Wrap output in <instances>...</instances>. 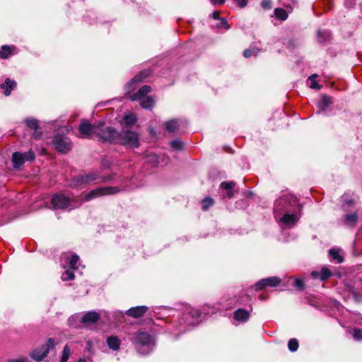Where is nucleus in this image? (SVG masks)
I'll list each match as a JSON object with an SVG mask.
<instances>
[{
  "instance_id": "nucleus-37",
  "label": "nucleus",
  "mask_w": 362,
  "mask_h": 362,
  "mask_svg": "<svg viewBox=\"0 0 362 362\" xmlns=\"http://www.w3.org/2000/svg\"><path fill=\"white\" fill-rule=\"evenodd\" d=\"M170 147L175 151H181L183 148V143L180 139H175L170 143Z\"/></svg>"
},
{
  "instance_id": "nucleus-28",
  "label": "nucleus",
  "mask_w": 362,
  "mask_h": 362,
  "mask_svg": "<svg viewBox=\"0 0 362 362\" xmlns=\"http://www.w3.org/2000/svg\"><path fill=\"white\" fill-rule=\"evenodd\" d=\"M103 194H102V191H101V189L100 187H98L95 189H93L91 190L90 192H89L85 197V200L86 201H89L92 199H94V198H96V197H102Z\"/></svg>"
},
{
  "instance_id": "nucleus-42",
  "label": "nucleus",
  "mask_w": 362,
  "mask_h": 362,
  "mask_svg": "<svg viewBox=\"0 0 362 362\" xmlns=\"http://www.w3.org/2000/svg\"><path fill=\"white\" fill-rule=\"evenodd\" d=\"M316 74H313L311 76L309 77V79L311 81V84L310 87L313 89H320L321 86H320L317 82L315 80V78L316 77Z\"/></svg>"
},
{
  "instance_id": "nucleus-16",
  "label": "nucleus",
  "mask_w": 362,
  "mask_h": 362,
  "mask_svg": "<svg viewBox=\"0 0 362 362\" xmlns=\"http://www.w3.org/2000/svg\"><path fill=\"white\" fill-rule=\"evenodd\" d=\"M16 85L17 83L15 81L7 78L5 82L1 85V88L4 89V95L8 96L11 95L12 90L16 87Z\"/></svg>"
},
{
  "instance_id": "nucleus-26",
  "label": "nucleus",
  "mask_w": 362,
  "mask_h": 362,
  "mask_svg": "<svg viewBox=\"0 0 362 362\" xmlns=\"http://www.w3.org/2000/svg\"><path fill=\"white\" fill-rule=\"evenodd\" d=\"M329 255L333 260H336L337 263L344 262V257L339 255V250L336 248H332L329 250Z\"/></svg>"
},
{
  "instance_id": "nucleus-40",
  "label": "nucleus",
  "mask_w": 362,
  "mask_h": 362,
  "mask_svg": "<svg viewBox=\"0 0 362 362\" xmlns=\"http://www.w3.org/2000/svg\"><path fill=\"white\" fill-rule=\"evenodd\" d=\"M187 315H189L193 319L197 320L201 317L202 313L197 309H192L188 312Z\"/></svg>"
},
{
  "instance_id": "nucleus-25",
  "label": "nucleus",
  "mask_w": 362,
  "mask_h": 362,
  "mask_svg": "<svg viewBox=\"0 0 362 362\" xmlns=\"http://www.w3.org/2000/svg\"><path fill=\"white\" fill-rule=\"evenodd\" d=\"M103 196L115 194L120 192L118 187H100Z\"/></svg>"
},
{
  "instance_id": "nucleus-7",
  "label": "nucleus",
  "mask_w": 362,
  "mask_h": 362,
  "mask_svg": "<svg viewBox=\"0 0 362 362\" xmlns=\"http://www.w3.org/2000/svg\"><path fill=\"white\" fill-rule=\"evenodd\" d=\"M98 127V123L92 124L88 119H83L81 121L78 126L79 137L91 139L94 136H96V133Z\"/></svg>"
},
{
  "instance_id": "nucleus-20",
  "label": "nucleus",
  "mask_w": 362,
  "mask_h": 362,
  "mask_svg": "<svg viewBox=\"0 0 362 362\" xmlns=\"http://www.w3.org/2000/svg\"><path fill=\"white\" fill-rule=\"evenodd\" d=\"M107 344L110 349L117 351L119 349L121 341L117 337L110 336L107 338Z\"/></svg>"
},
{
  "instance_id": "nucleus-36",
  "label": "nucleus",
  "mask_w": 362,
  "mask_h": 362,
  "mask_svg": "<svg viewBox=\"0 0 362 362\" xmlns=\"http://www.w3.org/2000/svg\"><path fill=\"white\" fill-rule=\"evenodd\" d=\"M299 344L296 339H291L288 342V348L291 352L296 351L298 349Z\"/></svg>"
},
{
  "instance_id": "nucleus-34",
  "label": "nucleus",
  "mask_w": 362,
  "mask_h": 362,
  "mask_svg": "<svg viewBox=\"0 0 362 362\" xmlns=\"http://www.w3.org/2000/svg\"><path fill=\"white\" fill-rule=\"evenodd\" d=\"M71 354L70 347L68 344H66L64 347L62 355L60 359V362H66Z\"/></svg>"
},
{
  "instance_id": "nucleus-27",
  "label": "nucleus",
  "mask_w": 362,
  "mask_h": 362,
  "mask_svg": "<svg viewBox=\"0 0 362 362\" xmlns=\"http://www.w3.org/2000/svg\"><path fill=\"white\" fill-rule=\"evenodd\" d=\"M137 122V118L134 114L125 115L123 118V122L127 127H132Z\"/></svg>"
},
{
  "instance_id": "nucleus-44",
  "label": "nucleus",
  "mask_w": 362,
  "mask_h": 362,
  "mask_svg": "<svg viewBox=\"0 0 362 362\" xmlns=\"http://www.w3.org/2000/svg\"><path fill=\"white\" fill-rule=\"evenodd\" d=\"M353 337L356 340L362 339V329L359 328H355L353 330Z\"/></svg>"
},
{
  "instance_id": "nucleus-53",
  "label": "nucleus",
  "mask_w": 362,
  "mask_h": 362,
  "mask_svg": "<svg viewBox=\"0 0 362 362\" xmlns=\"http://www.w3.org/2000/svg\"><path fill=\"white\" fill-rule=\"evenodd\" d=\"M219 14H220L219 11H214V12H213V13H212L213 18H215V19H219L220 20Z\"/></svg>"
},
{
  "instance_id": "nucleus-50",
  "label": "nucleus",
  "mask_w": 362,
  "mask_h": 362,
  "mask_svg": "<svg viewBox=\"0 0 362 362\" xmlns=\"http://www.w3.org/2000/svg\"><path fill=\"white\" fill-rule=\"evenodd\" d=\"M311 276L314 279H320V272H318L317 271H313L311 272Z\"/></svg>"
},
{
  "instance_id": "nucleus-14",
  "label": "nucleus",
  "mask_w": 362,
  "mask_h": 362,
  "mask_svg": "<svg viewBox=\"0 0 362 362\" xmlns=\"http://www.w3.org/2000/svg\"><path fill=\"white\" fill-rule=\"evenodd\" d=\"M236 183L234 181H223L220 185V188L221 189L226 190L227 192V197L228 199H231L233 197L235 191L233 190L235 187Z\"/></svg>"
},
{
  "instance_id": "nucleus-24",
  "label": "nucleus",
  "mask_w": 362,
  "mask_h": 362,
  "mask_svg": "<svg viewBox=\"0 0 362 362\" xmlns=\"http://www.w3.org/2000/svg\"><path fill=\"white\" fill-rule=\"evenodd\" d=\"M24 123L31 130L39 129V121L35 118L28 117L25 119Z\"/></svg>"
},
{
  "instance_id": "nucleus-2",
  "label": "nucleus",
  "mask_w": 362,
  "mask_h": 362,
  "mask_svg": "<svg viewBox=\"0 0 362 362\" xmlns=\"http://www.w3.org/2000/svg\"><path fill=\"white\" fill-rule=\"evenodd\" d=\"M118 132L112 127L105 126L104 122H99L96 137L102 142L116 143Z\"/></svg>"
},
{
  "instance_id": "nucleus-52",
  "label": "nucleus",
  "mask_w": 362,
  "mask_h": 362,
  "mask_svg": "<svg viewBox=\"0 0 362 362\" xmlns=\"http://www.w3.org/2000/svg\"><path fill=\"white\" fill-rule=\"evenodd\" d=\"M213 4H223L225 2V0H210Z\"/></svg>"
},
{
  "instance_id": "nucleus-35",
  "label": "nucleus",
  "mask_w": 362,
  "mask_h": 362,
  "mask_svg": "<svg viewBox=\"0 0 362 362\" xmlns=\"http://www.w3.org/2000/svg\"><path fill=\"white\" fill-rule=\"evenodd\" d=\"M296 220V215L288 214H284L281 218V221L285 224L294 223Z\"/></svg>"
},
{
  "instance_id": "nucleus-45",
  "label": "nucleus",
  "mask_w": 362,
  "mask_h": 362,
  "mask_svg": "<svg viewBox=\"0 0 362 362\" xmlns=\"http://www.w3.org/2000/svg\"><path fill=\"white\" fill-rule=\"evenodd\" d=\"M261 6L264 10H269L272 8V2L271 0H262L261 2Z\"/></svg>"
},
{
  "instance_id": "nucleus-12",
  "label": "nucleus",
  "mask_w": 362,
  "mask_h": 362,
  "mask_svg": "<svg viewBox=\"0 0 362 362\" xmlns=\"http://www.w3.org/2000/svg\"><path fill=\"white\" fill-rule=\"evenodd\" d=\"M100 317L99 313L95 311L86 313L81 318V322L86 325H90L96 323Z\"/></svg>"
},
{
  "instance_id": "nucleus-43",
  "label": "nucleus",
  "mask_w": 362,
  "mask_h": 362,
  "mask_svg": "<svg viewBox=\"0 0 362 362\" xmlns=\"http://www.w3.org/2000/svg\"><path fill=\"white\" fill-rule=\"evenodd\" d=\"M23 157L25 158V161L26 160H33L35 158V153L30 150L29 151L23 153Z\"/></svg>"
},
{
  "instance_id": "nucleus-8",
  "label": "nucleus",
  "mask_w": 362,
  "mask_h": 362,
  "mask_svg": "<svg viewBox=\"0 0 362 362\" xmlns=\"http://www.w3.org/2000/svg\"><path fill=\"white\" fill-rule=\"evenodd\" d=\"M51 204L54 209L64 210L71 205V199L62 193H56L52 196Z\"/></svg>"
},
{
  "instance_id": "nucleus-19",
  "label": "nucleus",
  "mask_w": 362,
  "mask_h": 362,
  "mask_svg": "<svg viewBox=\"0 0 362 362\" xmlns=\"http://www.w3.org/2000/svg\"><path fill=\"white\" fill-rule=\"evenodd\" d=\"M12 162L13 167L16 168H20L25 163V158L23 153L20 152H15L12 155Z\"/></svg>"
},
{
  "instance_id": "nucleus-39",
  "label": "nucleus",
  "mask_w": 362,
  "mask_h": 362,
  "mask_svg": "<svg viewBox=\"0 0 362 362\" xmlns=\"http://www.w3.org/2000/svg\"><path fill=\"white\" fill-rule=\"evenodd\" d=\"M257 53H258V49H256V48H250V49H247L244 50L243 56L245 58H249V57H250L252 55L257 56Z\"/></svg>"
},
{
  "instance_id": "nucleus-41",
  "label": "nucleus",
  "mask_w": 362,
  "mask_h": 362,
  "mask_svg": "<svg viewBox=\"0 0 362 362\" xmlns=\"http://www.w3.org/2000/svg\"><path fill=\"white\" fill-rule=\"evenodd\" d=\"M293 286L297 288L298 291H303L305 289V284L303 281L300 279H297L293 282Z\"/></svg>"
},
{
  "instance_id": "nucleus-21",
  "label": "nucleus",
  "mask_w": 362,
  "mask_h": 362,
  "mask_svg": "<svg viewBox=\"0 0 362 362\" xmlns=\"http://www.w3.org/2000/svg\"><path fill=\"white\" fill-rule=\"evenodd\" d=\"M274 13L275 18L281 21H286L288 17V12L282 8H276Z\"/></svg>"
},
{
  "instance_id": "nucleus-51",
  "label": "nucleus",
  "mask_w": 362,
  "mask_h": 362,
  "mask_svg": "<svg viewBox=\"0 0 362 362\" xmlns=\"http://www.w3.org/2000/svg\"><path fill=\"white\" fill-rule=\"evenodd\" d=\"M354 298L355 299L356 301H361L362 300V296H360L359 294H358L357 293H354Z\"/></svg>"
},
{
  "instance_id": "nucleus-46",
  "label": "nucleus",
  "mask_w": 362,
  "mask_h": 362,
  "mask_svg": "<svg viewBox=\"0 0 362 362\" xmlns=\"http://www.w3.org/2000/svg\"><path fill=\"white\" fill-rule=\"evenodd\" d=\"M33 130L34 131V132L33 133V137L36 140L40 139L43 135L41 128L39 127V129H33Z\"/></svg>"
},
{
  "instance_id": "nucleus-18",
  "label": "nucleus",
  "mask_w": 362,
  "mask_h": 362,
  "mask_svg": "<svg viewBox=\"0 0 362 362\" xmlns=\"http://www.w3.org/2000/svg\"><path fill=\"white\" fill-rule=\"evenodd\" d=\"M151 73L152 72L150 69L142 70L131 80V83L142 82L146 78H147L148 76H150Z\"/></svg>"
},
{
  "instance_id": "nucleus-23",
  "label": "nucleus",
  "mask_w": 362,
  "mask_h": 362,
  "mask_svg": "<svg viewBox=\"0 0 362 362\" xmlns=\"http://www.w3.org/2000/svg\"><path fill=\"white\" fill-rule=\"evenodd\" d=\"M79 260V257L77 255H73L71 257H68L66 258V262L68 263L69 268L74 270L78 269L77 263Z\"/></svg>"
},
{
  "instance_id": "nucleus-30",
  "label": "nucleus",
  "mask_w": 362,
  "mask_h": 362,
  "mask_svg": "<svg viewBox=\"0 0 362 362\" xmlns=\"http://www.w3.org/2000/svg\"><path fill=\"white\" fill-rule=\"evenodd\" d=\"M331 38V33L329 31L319 30L317 32V39L320 42H325L329 40Z\"/></svg>"
},
{
  "instance_id": "nucleus-4",
  "label": "nucleus",
  "mask_w": 362,
  "mask_h": 362,
  "mask_svg": "<svg viewBox=\"0 0 362 362\" xmlns=\"http://www.w3.org/2000/svg\"><path fill=\"white\" fill-rule=\"evenodd\" d=\"M100 177L98 172H90L86 175H80L73 177L69 183V186L73 188L81 189L97 180Z\"/></svg>"
},
{
  "instance_id": "nucleus-33",
  "label": "nucleus",
  "mask_w": 362,
  "mask_h": 362,
  "mask_svg": "<svg viewBox=\"0 0 362 362\" xmlns=\"http://www.w3.org/2000/svg\"><path fill=\"white\" fill-rule=\"evenodd\" d=\"M74 277V270L70 268L66 269L62 274V279L64 281L72 280Z\"/></svg>"
},
{
  "instance_id": "nucleus-31",
  "label": "nucleus",
  "mask_w": 362,
  "mask_h": 362,
  "mask_svg": "<svg viewBox=\"0 0 362 362\" xmlns=\"http://www.w3.org/2000/svg\"><path fill=\"white\" fill-rule=\"evenodd\" d=\"M332 98L329 96H327L326 95H323L322 96V102L319 105V107L322 111H325L330 104H332Z\"/></svg>"
},
{
  "instance_id": "nucleus-56",
  "label": "nucleus",
  "mask_w": 362,
  "mask_h": 362,
  "mask_svg": "<svg viewBox=\"0 0 362 362\" xmlns=\"http://www.w3.org/2000/svg\"><path fill=\"white\" fill-rule=\"evenodd\" d=\"M77 362H86V358H81Z\"/></svg>"
},
{
  "instance_id": "nucleus-6",
  "label": "nucleus",
  "mask_w": 362,
  "mask_h": 362,
  "mask_svg": "<svg viewBox=\"0 0 362 362\" xmlns=\"http://www.w3.org/2000/svg\"><path fill=\"white\" fill-rule=\"evenodd\" d=\"M52 144L57 151L64 154L67 153L72 148V142L71 139L60 134H55L54 136Z\"/></svg>"
},
{
  "instance_id": "nucleus-10",
  "label": "nucleus",
  "mask_w": 362,
  "mask_h": 362,
  "mask_svg": "<svg viewBox=\"0 0 362 362\" xmlns=\"http://www.w3.org/2000/svg\"><path fill=\"white\" fill-rule=\"evenodd\" d=\"M148 310V308L145 305L132 307L127 310L125 314L134 318H139L144 315V314Z\"/></svg>"
},
{
  "instance_id": "nucleus-13",
  "label": "nucleus",
  "mask_w": 362,
  "mask_h": 362,
  "mask_svg": "<svg viewBox=\"0 0 362 362\" xmlns=\"http://www.w3.org/2000/svg\"><path fill=\"white\" fill-rule=\"evenodd\" d=\"M151 91V87L148 85L143 86L136 93L129 95V98L132 101L140 100Z\"/></svg>"
},
{
  "instance_id": "nucleus-38",
  "label": "nucleus",
  "mask_w": 362,
  "mask_h": 362,
  "mask_svg": "<svg viewBox=\"0 0 362 362\" xmlns=\"http://www.w3.org/2000/svg\"><path fill=\"white\" fill-rule=\"evenodd\" d=\"M332 276L331 271L327 267H322L320 271V281H325Z\"/></svg>"
},
{
  "instance_id": "nucleus-3",
  "label": "nucleus",
  "mask_w": 362,
  "mask_h": 362,
  "mask_svg": "<svg viewBox=\"0 0 362 362\" xmlns=\"http://www.w3.org/2000/svg\"><path fill=\"white\" fill-rule=\"evenodd\" d=\"M130 340L138 350L143 347H149L154 344L153 337L149 333L141 330L134 332Z\"/></svg>"
},
{
  "instance_id": "nucleus-29",
  "label": "nucleus",
  "mask_w": 362,
  "mask_h": 362,
  "mask_svg": "<svg viewBox=\"0 0 362 362\" xmlns=\"http://www.w3.org/2000/svg\"><path fill=\"white\" fill-rule=\"evenodd\" d=\"M201 204L202 210L206 211L209 209V207L214 206L215 201L213 198L207 197L202 200Z\"/></svg>"
},
{
  "instance_id": "nucleus-32",
  "label": "nucleus",
  "mask_w": 362,
  "mask_h": 362,
  "mask_svg": "<svg viewBox=\"0 0 362 362\" xmlns=\"http://www.w3.org/2000/svg\"><path fill=\"white\" fill-rule=\"evenodd\" d=\"M358 220V216L356 214H349L344 215L345 223L349 226H354Z\"/></svg>"
},
{
  "instance_id": "nucleus-22",
  "label": "nucleus",
  "mask_w": 362,
  "mask_h": 362,
  "mask_svg": "<svg viewBox=\"0 0 362 362\" xmlns=\"http://www.w3.org/2000/svg\"><path fill=\"white\" fill-rule=\"evenodd\" d=\"M155 104L154 99L151 96L140 100V105L144 109H151Z\"/></svg>"
},
{
  "instance_id": "nucleus-17",
  "label": "nucleus",
  "mask_w": 362,
  "mask_h": 362,
  "mask_svg": "<svg viewBox=\"0 0 362 362\" xmlns=\"http://www.w3.org/2000/svg\"><path fill=\"white\" fill-rule=\"evenodd\" d=\"M164 126L165 129L170 133H175L180 129L179 122L176 119L165 122Z\"/></svg>"
},
{
  "instance_id": "nucleus-49",
  "label": "nucleus",
  "mask_w": 362,
  "mask_h": 362,
  "mask_svg": "<svg viewBox=\"0 0 362 362\" xmlns=\"http://www.w3.org/2000/svg\"><path fill=\"white\" fill-rule=\"evenodd\" d=\"M240 8H244L247 4V0H234Z\"/></svg>"
},
{
  "instance_id": "nucleus-47",
  "label": "nucleus",
  "mask_w": 362,
  "mask_h": 362,
  "mask_svg": "<svg viewBox=\"0 0 362 362\" xmlns=\"http://www.w3.org/2000/svg\"><path fill=\"white\" fill-rule=\"evenodd\" d=\"M220 21L221 22L220 24L218 25V27H224L227 30L230 28V25L225 18H220Z\"/></svg>"
},
{
  "instance_id": "nucleus-54",
  "label": "nucleus",
  "mask_w": 362,
  "mask_h": 362,
  "mask_svg": "<svg viewBox=\"0 0 362 362\" xmlns=\"http://www.w3.org/2000/svg\"><path fill=\"white\" fill-rule=\"evenodd\" d=\"M8 362H26L25 358H18L14 360H9Z\"/></svg>"
},
{
  "instance_id": "nucleus-48",
  "label": "nucleus",
  "mask_w": 362,
  "mask_h": 362,
  "mask_svg": "<svg viewBox=\"0 0 362 362\" xmlns=\"http://www.w3.org/2000/svg\"><path fill=\"white\" fill-rule=\"evenodd\" d=\"M291 200L295 202V198L293 197V196H291V195H285L283 197H281L279 201H280L281 203H282V202L286 203V202H289V201H291Z\"/></svg>"
},
{
  "instance_id": "nucleus-9",
  "label": "nucleus",
  "mask_w": 362,
  "mask_h": 362,
  "mask_svg": "<svg viewBox=\"0 0 362 362\" xmlns=\"http://www.w3.org/2000/svg\"><path fill=\"white\" fill-rule=\"evenodd\" d=\"M281 282V279L277 276H271L266 279H262L258 281L254 286H252L255 291H259L264 289L267 287H276Z\"/></svg>"
},
{
  "instance_id": "nucleus-5",
  "label": "nucleus",
  "mask_w": 362,
  "mask_h": 362,
  "mask_svg": "<svg viewBox=\"0 0 362 362\" xmlns=\"http://www.w3.org/2000/svg\"><path fill=\"white\" fill-rule=\"evenodd\" d=\"M57 344L54 339L49 338L45 344L31 352V358L36 361H41L47 356L51 349H54Z\"/></svg>"
},
{
  "instance_id": "nucleus-55",
  "label": "nucleus",
  "mask_w": 362,
  "mask_h": 362,
  "mask_svg": "<svg viewBox=\"0 0 362 362\" xmlns=\"http://www.w3.org/2000/svg\"><path fill=\"white\" fill-rule=\"evenodd\" d=\"M344 202L349 205L351 206L354 204V200L352 199H344Z\"/></svg>"
},
{
  "instance_id": "nucleus-11",
  "label": "nucleus",
  "mask_w": 362,
  "mask_h": 362,
  "mask_svg": "<svg viewBox=\"0 0 362 362\" xmlns=\"http://www.w3.org/2000/svg\"><path fill=\"white\" fill-rule=\"evenodd\" d=\"M17 53V48L15 45H2L0 48V58L1 59H8Z\"/></svg>"
},
{
  "instance_id": "nucleus-15",
  "label": "nucleus",
  "mask_w": 362,
  "mask_h": 362,
  "mask_svg": "<svg viewBox=\"0 0 362 362\" xmlns=\"http://www.w3.org/2000/svg\"><path fill=\"white\" fill-rule=\"evenodd\" d=\"M250 313L243 308H239L233 313V318L239 322H245L248 320Z\"/></svg>"
},
{
  "instance_id": "nucleus-1",
  "label": "nucleus",
  "mask_w": 362,
  "mask_h": 362,
  "mask_svg": "<svg viewBox=\"0 0 362 362\" xmlns=\"http://www.w3.org/2000/svg\"><path fill=\"white\" fill-rule=\"evenodd\" d=\"M116 144L129 148H137L140 146L139 134L134 131L122 129L117 134Z\"/></svg>"
}]
</instances>
